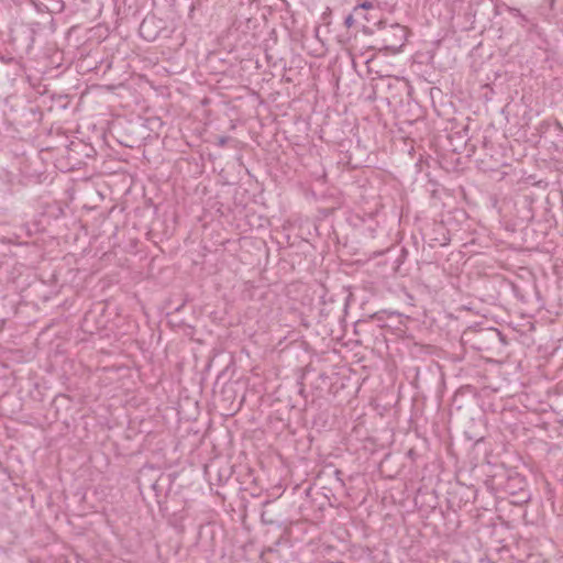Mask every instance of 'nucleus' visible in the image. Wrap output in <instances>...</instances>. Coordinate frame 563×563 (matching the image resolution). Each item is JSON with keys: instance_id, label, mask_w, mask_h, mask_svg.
Returning <instances> with one entry per match:
<instances>
[{"instance_id": "obj_1", "label": "nucleus", "mask_w": 563, "mask_h": 563, "mask_svg": "<svg viewBox=\"0 0 563 563\" xmlns=\"http://www.w3.org/2000/svg\"><path fill=\"white\" fill-rule=\"evenodd\" d=\"M407 30L399 24H391L385 27L382 33L383 47L385 49L396 52L406 41Z\"/></svg>"}, {"instance_id": "obj_2", "label": "nucleus", "mask_w": 563, "mask_h": 563, "mask_svg": "<svg viewBox=\"0 0 563 563\" xmlns=\"http://www.w3.org/2000/svg\"><path fill=\"white\" fill-rule=\"evenodd\" d=\"M424 236L428 239L431 247L445 246L450 242L449 231L441 222L432 223V225L427 230Z\"/></svg>"}, {"instance_id": "obj_3", "label": "nucleus", "mask_w": 563, "mask_h": 563, "mask_svg": "<svg viewBox=\"0 0 563 563\" xmlns=\"http://www.w3.org/2000/svg\"><path fill=\"white\" fill-rule=\"evenodd\" d=\"M154 24H155L154 16H146L140 24V29H139L140 35L148 42L154 41L158 35V30L154 29Z\"/></svg>"}, {"instance_id": "obj_4", "label": "nucleus", "mask_w": 563, "mask_h": 563, "mask_svg": "<svg viewBox=\"0 0 563 563\" xmlns=\"http://www.w3.org/2000/svg\"><path fill=\"white\" fill-rule=\"evenodd\" d=\"M507 490L514 497V499L511 500V504L522 505L530 500V494L523 488H520L519 492H514V490H511L510 485L508 484Z\"/></svg>"}, {"instance_id": "obj_5", "label": "nucleus", "mask_w": 563, "mask_h": 563, "mask_svg": "<svg viewBox=\"0 0 563 563\" xmlns=\"http://www.w3.org/2000/svg\"><path fill=\"white\" fill-rule=\"evenodd\" d=\"M374 4L371 1H363L358 3L353 10L355 14H361L363 10L373 9Z\"/></svg>"}, {"instance_id": "obj_6", "label": "nucleus", "mask_w": 563, "mask_h": 563, "mask_svg": "<svg viewBox=\"0 0 563 563\" xmlns=\"http://www.w3.org/2000/svg\"><path fill=\"white\" fill-rule=\"evenodd\" d=\"M355 15H356V14L353 12V13L349 14V15L345 18V20H344V24H345V26H346V27H351V26L354 24V22H355L354 16H355Z\"/></svg>"}, {"instance_id": "obj_7", "label": "nucleus", "mask_w": 563, "mask_h": 563, "mask_svg": "<svg viewBox=\"0 0 563 563\" xmlns=\"http://www.w3.org/2000/svg\"><path fill=\"white\" fill-rule=\"evenodd\" d=\"M229 139H230L229 136H220L218 139V145L221 146V147L225 146L228 141H229Z\"/></svg>"}, {"instance_id": "obj_8", "label": "nucleus", "mask_w": 563, "mask_h": 563, "mask_svg": "<svg viewBox=\"0 0 563 563\" xmlns=\"http://www.w3.org/2000/svg\"><path fill=\"white\" fill-rule=\"evenodd\" d=\"M510 12L514 13L517 16H520L522 20H526V18L521 14L520 10L518 9H510Z\"/></svg>"}, {"instance_id": "obj_9", "label": "nucleus", "mask_w": 563, "mask_h": 563, "mask_svg": "<svg viewBox=\"0 0 563 563\" xmlns=\"http://www.w3.org/2000/svg\"><path fill=\"white\" fill-rule=\"evenodd\" d=\"M495 334H496L497 336H500V332H499V331H496V332H495Z\"/></svg>"}]
</instances>
